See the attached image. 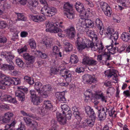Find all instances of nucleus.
<instances>
[{
    "instance_id": "nucleus-1",
    "label": "nucleus",
    "mask_w": 130,
    "mask_h": 130,
    "mask_svg": "<svg viewBox=\"0 0 130 130\" xmlns=\"http://www.w3.org/2000/svg\"><path fill=\"white\" fill-rule=\"evenodd\" d=\"M45 25L46 27L47 28L46 29V30L47 32L55 33L61 32L62 31L61 29L58 28H62L63 26L60 25L58 22H46Z\"/></svg>"
},
{
    "instance_id": "nucleus-2",
    "label": "nucleus",
    "mask_w": 130,
    "mask_h": 130,
    "mask_svg": "<svg viewBox=\"0 0 130 130\" xmlns=\"http://www.w3.org/2000/svg\"><path fill=\"white\" fill-rule=\"evenodd\" d=\"M41 13L47 17H51L57 13V11L56 8L51 7H49L48 5L44 6L41 9Z\"/></svg>"
},
{
    "instance_id": "nucleus-3",
    "label": "nucleus",
    "mask_w": 130,
    "mask_h": 130,
    "mask_svg": "<svg viewBox=\"0 0 130 130\" xmlns=\"http://www.w3.org/2000/svg\"><path fill=\"white\" fill-rule=\"evenodd\" d=\"M101 54H102L98 56V60L100 61L103 64H105L107 66H109L110 64L109 61L112 59L110 54L108 53Z\"/></svg>"
},
{
    "instance_id": "nucleus-4",
    "label": "nucleus",
    "mask_w": 130,
    "mask_h": 130,
    "mask_svg": "<svg viewBox=\"0 0 130 130\" xmlns=\"http://www.w3.org/2000/svg\"><path fill=\"white\" fill-rule=\"evenodd\" d=\"M18 90L16 91L15 92V95L17 97L19 101H21L22 102L25 100V95L24 92L27 93L28 91L27 88L23 87H18Z\"/></svg>"
},
{
    "instance_id": "nucleus-5",
    "label": "nucleus",
    "mask_w": 130,
    "mask_h": 130,
    "mask_svg": "<svg viewBox=\"0 0 130 130\" xmlns=\"http://www.w3.org/2000/svg\"><path fill=\"white\" fill-rule=\"evenodd\" d=\"M43 87L42 84L40 82H37L35 83L34 88L38 92V95L43 98H46L48 96V95L46 93L43 92Z\"/></svg>"
},
{
    "instance_id": "nucleus-6",
    "label": "nucleus",
    "mask_w": 130,
    "mask_h": 130,
    "mask_svg": "<svg viewBox=\"0 0 130 130\" xmlns=\"http://www.w3.org/2000/svg\"><path fill=\"white\" fill-rule=\"evenodd\" d=\"M78 34L77 35L78 37L75 43L77 49L79 51L82 50L86 48V46L83 39L81 37H78Z\"/></svg>"
},
{
    "instance_id": "nucleus-7",
    "label": "nucleus",
    "mask_w": 130,
    "mask_h": 130,
    "mask_svg": "<svg viewBox=\"0 0 130 130\" xmlns=\"http://www.w3.org/2000/svg\"><path fill=\"white\" fill-rule=\"evenodd\" d=\"M14 115L11 112H8L5 113L3 116L0 117V122L4 124L9 122L13 117Z\"/></svg>"
},
{
    "instance_id": "nucleus-8",
    "label": "nucleus",
    "mask_w": 130,
    "mask_h": 130,
    "mask_svg": "<svg viewBox=\"0 0 130 130\" xmlns=\"http://www.w3.org/2000/svg\"><path fill=\"white\" fill-rule=\"evenodd\" d=\"M83 82L87 84H91L92 83H95L96 82V79L94 76L88 74H85L83 75Z\"/></svg>"
},
{
    "instance_id": "nucleus-9",
    "label": "nucleus",
    "mask_w": 130,
    "mask_h": 130,
    "mask_svg": "<svg viewBox=\"0 0 130 130\" xmlns=\"http://www.w3.org/2000/svg\"><path fill=\"white\" fill-rule=\"evenodd\" d=\"M98 50L99 53L100 54L105 53H108L106 52V49L104 48V45L102 42H101L100 44L95 43V46L94 47H93L92 51H96Z\"/></svg>"
},
{
    "instance_id": "nucleus-10",
    "label": "nucleus",
    "mask_w": 130,
    "mask_h": 130,
    "mask_svg": "<svg viewBox=\"0 0 130 130\" xmlns=\"http://www.w3.org/2000/svg\"><path fill=\"white\" fill-rule=\"evenodd\" d=\"M66 34L68 35L71 38H74L75 36L76 33L74 26L72 25L66 30Z\"/></svg>"
},
{
    "instance_id": "nucleus-11",
    "label": "nucleus",
    "mask_w": 130,
    "mask_h": 130,
    "mask_svg": "<svg viewBox=\"0 0 130 130\" xmlns=\"http://www.w3.org/2000/svg\"><path fill=\"white\" fill-rule=\"evenodd\" d=\"M83 63L85 65H88L89 66L96 65L97 61L94 60L89 59L87 57H85L83 59Z\"/></svg>"
},
{
    "instance_id": "nucleus-12",
    "label": "nucleus",
    "mask_w": 130,
    "mask_h": 130,
    "mask_svg": "<svg viewBox=\"0 0 130 130\" xmlns=\"http://www.w3.org/2000/svg\"><path fill=\"white\" fill-rule=\"evenodd\" d=\"M95 24L96 27L100 30V34L102 35L104 27L102 21L99 18H97L95 21Z\"/></svg>"
},
{
    "instance_id": "nucleus-13",
    "label": "nucleus",
    "mask_w": 130,
    "mask_h": 130,
    "mask_svg": "<svg viewBox=\"0 0 130 130\" xmlns=\"http://www.w3.org/2000/svg\"><path fill=\"white\" fill-rule=\"evenodd\" d=\"M56 117L59 123L61 125L65 124L67 120L63 115L60 112H58L56 113Z\"/></svg>"
},
{
    "instance_id": "nucleus-14",
    "label": "nucleus",
    "mask_w": 130,
    "mask_h": 130,
    "mask_svg": "<svg viewBox=\"0 0 130 130\" xmlns=\"http://www.w3.org/2000/svg\"><path fill=\"white\" fill-rule=\"evenodd\" d=\"M75 8L76 10L81 14L86 15V13L83 4L79 2L76 3Z\"/></svg>"
},
{
    "instance_id": "nucleus-15",
    "label": "nucleus",
    "mask_w": 130,
    "mask_h": 130,
    "mask_svg": "<svg viewBox=\"0 0 130 130\" xmlns=\"http://www.w3.org/2000/svg\"><path fill=\"white\" fill-rule=\"evenodd\" d=\"M29 17L31 20L37 23H40L43 21L44 20L42 16L39 15H33L30 14L29 15Z\"/></svg>"
},
{
    "instance_id": "nucleus-16",
    "label": "nucleus",
    "mask_w": 130,
    "mask_h": 130,
    "mask_svg": "<svg viewBox=\"0 0 130 130\" xmlns=\"http://www.w3.org/2000/svg\"><path fill=\"white\" fill-rule=\"evenodd\" d=\"M38 3V0H30L28 2L27 6L30 10L32 11L34 8L37 6Z\"/></svg>"
},
{
    "instance_id": "nucleus-17",
    "label": "nucleus",
    "mask_w": 130,
    "mask_h": 130,
    "mask_svg": "<svg viewBox=\"0 0 130 130\" xmlns=\"http://www.w3.org/2000/svg\"><path fill=\"white\" fill-rule=\"evenodd\" d=\"M98 117L99 118L100 120H104L106 118L107 114L105 111V108L102 107L101 109H98Z\"/></svg>"
},
{
    "instance_id": "nucleus-18",
    "label": "nucleus",
    "mask_w": 130,
    "mask_h": 130,
    "mask_svg": "<svg viewBox=\"0 0 130 130\" xmlns=\"http://www.w3.org/2000/svg\"><path fill=\"white\" fill-rule=\"evenodd\" d=\"M78 108L76 106L73 107L72 108V110L73 111V114L75 117L78 122L81 121L82 118L80 116L79 112L78 111Z\"/></svg>"
},
{
    "instance_id": "nucleus-19",
    "label": "nucleus",
    "mask_w": 130,
    "mask_h": 130,
    "mask_svg": "<svg viewBox=\"0 0 130 130\" xmlns=\"http://www.w3.org/2000/svg\"><path fill=\"white\" fill-rule=\"evenodd\" d=\"M105 74L106 76H107L108 78H110L112 76H113L114 77L113 78V79L116 80L117 75L115 73V71L113 70H109L105 71Z\"/></svg>"
},
{
    "instance_id": "nucleus-20",
    "label": "nucleus",
    "mask_w": 130,
    "mask_h": 130,
    "mask_svg": "<svg viewBox=\"0 0 130 130\" xmlns=\"http://www.w3.org/2000/svg\"><path fill=\"white\" fill-rule=\"evenodd\" d=\"M23 57L25 60H27L30 63H32L34 62L35 57L30 55L28 53H24Z\"/></svg>"
},
{
    "instance_id": "nucleus-21",
    "label": "nucleus",
    "mask_w": 130,
    "mask_h": 130,
    "mask_svg": "<svg viewBox=\"0 0 130 130\" xmlns=\"http://www.w3.org/2000/svg\"><path fill=\"white\" fill-rule=\"evenodd\" d=\"M85 111L87 114L89 116V117H96V115L94 110L90 107H86L85 108Z\"/></svg>"
},
{
    "instance_id": "nucleus-22",
    "label": "nucleus",
    "mask_w": 130,
    "mask_h": 130,
    "mask_svg": "<svg viewBox=\"0 0 130 130\" xmlns=\"http://www.w3.org/2000/svg\"><path fill=\"white\" fill-rule=\"evenodd\" d=\"M2 84L6 86H10L12 84V79L9 77L5 78L3 80L1 81Z\"/></svg>"
},
{
    "instance_id": "nucleus-23",
    "label": "nucleus",
    "mask_w": 130,
    "mask_h": 130,
    "mask_svg": "<svg viewBox=\"0 0 130 130\" xmlns=\"http://www.w3.org/2000/svg\"><path fill=\"white\" fill-rule=\"evenodd\" d=\"M42 43L45 45L47 48H50L53 46V40L52 38H48L45 41H43Z\"/></svg>"
},
{
    "instance_id": "nucleus-24",
    "label": "nucleus",
    "mask_w": 130,
    "mask_h": 130,
    "mask_svg": "<svg viewBox=\"0 0 130 130\" xmlns=\"http://www.w3.org/2000/svg\"><path fill=\"white\" fill-rule=\"evenodd\" d=\"M64 95V93L63 92H57L56 94V98L61 103H64L66 101Z\"/></svg>"
},
{
    "instance_id": "nucleus-25",
    "label": "nucleus",
    "mask_w": 130,
    "mask_h": 130,
    "mask_svg": "<svg viewBox=\"0 0 130 130\" xmlns=\"http://www.w3.org/2000/svg\"><path fill=\"white\" fill-rule=\"evenodd\" d=\"M121 38L124 41L130 42V34L128 33L123 32L121 36Z\"/></svg>"
},
{
    "instance_id": "nucleus-26",
    "label": "nucleus",
    "mask_w": 130,
    "mask_h": 130,
    "mask_svg": "<svg viewBox=\"0 0 130 130\" xmlns=\"http://www.w3.org/2000/svg\"><path fill=\"white\" fill-rule=\"evenodd\" d=\"M40 97L41 96L38 94L37 96L31 99V102L34 104L36 105H39L42 102V100L41 99Z\"/></svg>"
},
{
    "instance_id": "nucleus-27",
    "label": "nucleus",
    "mask_w": 130,
    "mask_h": 130,
    "mask_svg": "<svg viewBox=\"0 0 130 130\" xmlns=\"http://www.w3.org/2000/svg\"><path fill=\"white\" fill-rule=\"evenodd\" d=\"M23 119L27 125L31 124L32 126L34 127L35 125L37 124V122H34L33 120L28 117H24L23 118Z\"/></svg>"
},
{
    "instance_id": "nucleus-28",
    "label": "nucleus",
    "mask_w": 130,
    "mask_h": 130,
    "mask_svg": "<svg viewBox=\"0 0 130 130\" xmlns=\"http://www.w3.org/2000/svg\"><path fill=\"white\" fill-rule=\"evenodd\" d=\"M43 106L45 109L47 110L52 109L53 108L51 102L48 100L44 101Z\"/></svg>"
},
{
    "instance_id": "nucleus-29",
    "label": "nucleus",
    "mask_w": 130,
    "mask_h": 130,
    "mask_svg": "<svg viewBox=\"0 0 130 130\" xmlns=\"http://www.w3.org/2000/svg\"><path fill=\"white\" fill-rule=\"evenodd\" d=\"M63 9L66 12L71 11L73 10V5L70 4L69 2H67L63 5Z\"/></svg>"
},
{
    "instance_id": "nucleus-30",
    "label": "nucleus",
    "mask_w": 130,
    "mask_h": 130,
    "mask_svg": "<svg viewBox=\"0 0 130 130\" xmlns=\"http://www.w3.org/2000/svg\"><path fill=\"white\" fill-rule=\"evenodd\" d=\"M96 117H89V118L85 120V122H87L89 126L92 127L94 123Z\"/></svg>"
},
{
    "instance_id": "nucleus-31",
    "label": "nucleus",
    "mask_w": 130,
    "mask_h": 130,
    "mask_svg": "<svg viewBox=\"0 0 130 130\" xmlns=\"http://www.w3.org/2000/svg\"><path fill=\"white\" fill-rule=\"evenodd\" d=\"M85 24L87 27L89 28H93L94 24V23L92 21L88 19H85Z\"/></svg>"
},
{
    "instance_id": "nucleus-32",
    "label": "nucleus",
    "mask_w": 130,
    "mask_h": 130,
    "mask_svg": "<svg viewBox=\"0 0 130 130\" xmlns=\"http://www.w3.org/2000/svg\"><path fill=\"white\" fill-rule=\"evenodd\" d=\"M64 15L69 19H72L74 17V14L72 10L67 12L64 13Z\"/></svg>"
},
{
    "instance_id": "nucleus-33",
    "label": "nucleus",
    "mask_w": 130,
    "mask_h": 130,
    "mask_svg": "<svg viewBox=\"0 0 130 130\" xmlns=\"http://www.w3.org/2000/svg\"><path fill=\"white\" fill-rule=\"evenodd\" d=\"M78 57L76 55L73 54L71 55L70 61L72 64L77 63L78 62Z\"/></svg>"
},
{
    "instance_id": "nucleus-34",
    "label": "nucleus",
    "mask_w": 130,
    "mask_h": 130,
    "mask_svg": "<svg viewBox=\"0 0 130 130\" xmlns=\"http://www.w3.org/2000/svg\"><path fill=\"white\" fill-rule=\"evenodd\" d=\"M114 32V30L113 28H108L107 30L105 35L106 36L109 38Z\"/></svg>"
},
{
    "instance_id": "nucleus-35",
    "label": "nucleus",
    "mask_w": 130,
    "mask_h": 130,
    "mask_svg": "<svg viewBox=\"0 0 130 130\" xmlns=\"http://www.w3.org/2000/svg\"><path fill=\"white\" fill-rule=\"evenodd\" d=\"M61 105V108L63 114H65V112L70 110L69 106L65 104Z\"/></svg>"
},
{
    "instance_id": "nucleus-36",
    "label": "nucleus",
    "mask_w": 130,
    "mask_h": 130,
    "mask_svg": "<svg viewBox=\"0 0 130 130\" xmlns=\"http://www.w3.org/2000/svg\"><path fill=\"white\" fill-rule=\"evenodd\" d=\"M86 48H91L92 50L93 47H94L95 46V43L92 42L89 39H87L86 41Z\"/></svg>"
},
{
    "instance_id": "nucleus-37",
    "label": "nucleus",
    "mask_w": 130,
    "mask_h": 130,
    "mask_svg": "<svg viewBox=\"0 0 130 130\" xmlns=\"http://www.w3.org/2000/svg\"><path fill=\"white\" fill-rule=\"evenodd\" d=\"M106 15L110 17L111 14L112 13V10L109 6L107 7L106 10L104 11H103Z\"/></svg>"
},
{
    "instance_id": "nucleus-38",
    "label": "nucleus",
    "mask_w": 130,
    "mask_h": 130,
    "mask_svg": "<svg viewBox=\"0 0 130 130\" xmlns=\"http://www.w3.org/2000/svg\"><path fill=\"white\" fill-rule=\"evenodd\" d=\"M24 79L30 85H32L34 83V81L33 78L26 76L24 77Z\"/></svg>"
},
{
    "instance_id": "nucleus-39",
    "label": "nucleus",
    "mask_w": 130,
    "mask_h": 130,
    "mask_svg": "<svg viewBox=\"0 0 130 130\" xmlns=\"http://www.w3.org/2000/svg\"><path fill=\"white\" fill-rule=\"evenodd\" d=\"M66 75L64 76L63 77L65 79L67 83L70 82L72 79V75L69 71L68 73H67Z\"/></svg>"
},
{
    "instance_id": "nucleus-40",
    "label": "nucleus",
    "mask_w": 130,
    "mask_h": 130,
    "mask_svg": "<svg viewBox=\"0 0 130 130\" xmlns=\"http://www.w3.org/2000/svg\"><path fill=\"white\" fill-rule=\"evenodd\" d=\"M14 56L11 54L5 57L6 60L7 62L11 64L12 63H13L12 60Z\"/></svg>"
},
{
    "instance_id": "nucleus-41",
    "label": "nucleus",
    "mask_w": 130,
    "mask_h": 130,
    "mask_svg": "<svg viewBox=\"0 0 130 130\" xmlns=\"http://www.w3.org/2000/svg\"><path fill=\"white\" fill-rule=\"evenodd\" d=\"M29 43L31 48L32 49H35L36 47V44L34 39H30L29 42Z\"/></svg>"
},
{
    "instance_id": "nucleus-42",
    "label": "nucleus",
    "mask_w": 130,
    "mask_h": 130,
    "mask_svg": "<svg viewBox=\"0 0 130 130\" xmlns=\"http://www.w3.org/2000/svg\"><path fill=\"white\" fill-rule=\"evenodd\" d=\"M37 112L38 113L42 116H44L46 113L45 112V110L44 109H42L40 107L37 108Z\"/></svg>"
},
{
    "instance_id": "nucleus-43",
    "label": "nucleus",
    "mask_w": 130,
    "mask_h": 130,
    "mask_svg": "<svg viewBox=\"0 0 130 130\" xmlns=\"http://www.w3.org/2000/svg\"><path fill=\"white\" fill-rule=\"evenodd\" d=\"M70 71L65 68L61 69L60 71V74L62 76L64 77V76H65Z\"/></svg>"
},
{
    "instance_id": "nucleus-44",
    "label": "nucleus",
    "mask_w": 130,
    "mask_h": 130,
    "mask_svg": "<svg viewBox=\"0 0 130 130\" xmlns=\"http://www.w3.org/2000/svg\"><path fill=\"white\" fill-rule=\"evenodd\" d=\"M118 37L119 35L118 32H115L111 35V36L109 38L112 40L113 39H114L115 41H116L118 39Z\"/></svg>"
},
{
    "instance_id": "nucleus-45",
    "label": "nucleus",
    "mask_w": 130,
    "mask_h": 130,
    "mask_svg": "<svg viewBox=\"0 0 130 130\" xmlns=\"http://www.w3.org/2000/svg\"><path fill=\"white\" fill-rule=\"evenodd\" d=\"M17 14L18 19V20L25 21L26 20V18L22 13H16Z\"/></svg>"
},
{
    "instance_id": "nucleus-46",
    "label": "nucleus",
    "mask_w": 130,
    "mask_h": 130,
    "mask_svg": "<svg viewBox=\"0 0 130 130\" xmlns=\"http://www.w3.org/2000/svg\"><path fill=\"white\" fill-rule=\"evenodd\" d=\"M100 4L101 8L103 11H104L106 10V9L109 6L107 3L103 2H101Z\"/></svg>"
},
{
    "instance_id": "nucleus-47",
    "label": "nucleus",
    "mask_w": 130,
    "mask_h": 130,
    "mask_svg": "<svg viewBox=\"0 0 130 130\" xmlns=\"http://www.w3.org/2000/svg\"><path fill=\"white\" fill-rule=\"evenodd\" d=\"M16 62L18 66L22 67L23 66L24 63L21 59L19 58H17L16 60Z\"/></svg>"
},
{
    "instance_id": "nucleus-48",
    "label": "nucleus",
    "mask_w": 130,
    "mask_h": 130,
    "mask_svg": "<svg viewBox=\"0 0 130 130\" xmlns=\"http://www.w3.org/2000/svg\"><path fill=\"white\" fill-rule=\"evenodd\" d=\"M16 123V121L15 120L13 121L10 124H8L6 125L5 126L6 128L8 129L10 128H11L15 127V125Z\"/></svg>"
},
{
    "instance_id": "nucleus-49",
    "label": "nucleus",
    "mask_w": 130,
    "mask_h": 130,
    "mask_svg": "<svg viewBox=\"0 0 130 130\" xmlns=\"http://www.w3.org/2000/svg\"><path fill=\"white\" fill-rule=\"evenodd\" d=\"M52 89V88L49 85H46L43 86L42 89L43 92L47 93L46 92L51 91Z\"/></svg>"
},
{
    "instance_id": "nucleus-50",
    "label": "nucleus",
    "mask_w": 130,
    "mask_h": 130,
    "mask_svg": "<svg viewBox=\"0 0 130 130\" xmlns=\"http://www.w3.org/2000/svg\"><path fill=\"white\" fill-rule=\"evenodd\" d=\"M12 84L15 85H17L20 84L21 83L20 80L18 78H12Z\"/></svg>"
},
{
    "instance_id": "nucleus-51",
    "label": "nucleus",
    "mask_w": 130,
    "mask_h": 130,
    "mask_svg": "<svg viewBox=\"0 0 130 130\" xmlns=\"http://www.w3.org/2000/svg\"><path fill=\"white\" fill-rule=\"evenodd\" d=\"M63 115L64 117L66 116L65 117L66 119L67 118L68 119H69L71 118L72 116V114L71 113V111L70 110L68 112H65V114H63Z\"/></svg>"
},
{
    "instance_id": "nucleus-52",
    "label": "nucleus",
    "mask_w": 130,
    "mask_h": 130,
    "mask_svg": "<svg viewBox=\"0 0 130 130\" xmlns=\"http://www.w3.org/2000/svg\"><path fill=\"white\" fill-rule=\"evenodd\" d=\"M92 94L91 91L90 90H87L85 92L84 95L85 98H90V95Z\"/></svg>"
},
{
    "instance_id": "nucleus-53",
    "label": "nucleus",
    "mask_w": 130,
    "mask_h": 130,
    "mask_svg": "<svg viewBox=\"0 0 130 130\" xmlns=\"http://www.w3.org/2000/svg\"><path fill=\"white\" fill-rule=\"evenodd\" d=\"M73 49V47L72 45L70 43L68 45L66 46L65 50L66 52H69L72 51Z\"/></svg>"
},
{
    "instance_id": "nucleus-54",
    "label": "nucleus",
    "mask_w": 130,
    "mask_h": 130,
    "mask_svg": "<svg viewBox=\"0 0 130 130\" xmlns=\"http://www.w3.org/2000/svg\"><path fill=\"white\" fill-rule=\"evenodd\" d=\"M7 26V24L4 21H0V28H5Z\"/></svg>"
},
{
    "instance_id": "nucleus-55",
    "label": "nucleus",
    "mask_w": 130,
    "mask_h": 130,
    "mask_svg": "<svg viewBox=\"0 0 130 130\" xmlns=\"http://www.w3.org/2000/svg\"><path fill=\"white\" fill-rule=\"evenodd\" d=\"M27 50V46L25 45V46L21 48H19L18 50V51L19 54H21L22 53L26 52Z\"/></svg>"
},
{
    "instance_id": "nucleus-56",
    "label": "nucleus",
    "mask_w": 130,
    "mask_h": 130,
    "mask_svg": "<svg viewBox=\"0 0 130 130\" xmlns=\"http://www.w3.org/2000/svg\"><path fill=\"white\" fill-rule=\"evenodd\" d=\"M87 35L91 38L95 34L93 31L91 30H89L87 32Z\"/></svg>"
},
{
    "instance_id": "nucleus-57",
    "label": "nucleus",
    "mask_w": 130,
    "mask_h": 130,
    "mask_svg": "<svg viewBox=\"0 0 130 130\" xmlns=\"http://www.w3.org/2000/svg\"><path fill=\"white\" fill-rule=\"evenodd\" d=\"M11 98V96L9 95H5L3 96L2 99H3L2 101H8L10 100V99Z\"/></svg>"
},
{
    "instance_id": "nucleus-58",
    "label": "nucleus",
    "mask_w": 130,
    "mask_h": 130,
    "mask_svg": "<svg viewBox=\"0 0 130 130\" xmlns=\"http://www.w3.org/2000/svg\"><path fill=\"white\" fill-rule=\"evenodd\" d=\"M29 93L31 95V99L37 96L36 95L35 91L34 90H31L29 91Z\"/></svg>"
},
{
    "instance_id": "nucleus-59",
    "label": "nucleus",
    "mask_w": 130,
    "mask_h": 130,
    "mask_svg": "<svg viewBox=\"0 0 130 130\" xmlns=\"http://www.w3.org/2000/svg\"><path fill=\"white\" fill-rule=\"evenodd\" d=\"M104 94L101 91H98L96 92L95 97L96 98L100 99V98Z\"/></svg>"
},
{
    "instance_id": "nucleus-60",
    "label": "nucleus",
    "mask_w": 130,
    "mask_h": 130,
    "mask_svg": "<svg viewBox=\"0 0 130 130\" xmlns=\"http://www.w3.org/2000/svg\"><path fill=\"white\" fill-rule=\"evenodd\" d=\"M117 50V47L116 46H114L111 50L109 51V53H110L112 54H114L115 53L116 51H118Z\"/></svg>"
},
{
    "instance_id": "nucleus-61",
    "label": "nucleus",
    "mask_w": 130,
    "mask_h": 130,
    "mask_svg": "<svg viewBox=\"0 0 130 130\" xmlns=\"http://www.w3.org/2000/svg\"><path fill=\"white\" fill-rule=\"evenodd\" d=\"M50 70L51 73L57 74L59 71V69L55 68H51Z\"/></svg>"
},
{
    "instance_id": "nucleus-62",
    "label": "nucleus",
    "mask_w": 130,
    "mask_h": 130,
    "mask_svg": "<svg viewBox=\"0 0 130 130\" xmlns=\"http://www.w3.org/2000/svg\"><path fill=\"white\" fill-rule=\"evenodd\" d=\"M37 53L42 59H45L47 57V55L45 53H43L40 51H38Z\"/></svg>"
},
{
    "instance_id": "nucleus-63",
    "label": "nucleus",
    "mask_w": 130,
    "mask_h": 130,
    "mask_svg": "<svg viewBox=\"0 0 130 130\" xmlns=\"http://www.w3.org/2000/svg\"><path fill=\"white\" fill-rule=\"evenodd\" d=\"M76 29L78 31L81 32H83L84 31V28L79 25H76Z\"/></svg>"
},
{
    "instance_id": "nucleus-64",
    "label": "nucleus",
    "mask_w": 130,
    "mask_h": 130,
    "mask_svg": "<svg viewBox=\"0 0 130 130\" xmlns=\"http://www.w3.org/2000/svg\"><path fill=\"white\" fill-rule=\"evenodd\" d=\"M115 90V89L113 88H109L107 90V94H108L109 93H113Z\"/></svg>"
}]
</instances>
